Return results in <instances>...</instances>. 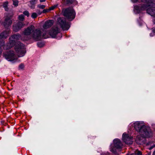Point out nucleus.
<instances>
[{
	"label": "nucleus",
	"instance_id": "obj_19",
	"mask_svg": "<svg viewBox=\"0 0 155 155\" xmlns=\"http://www.w3.org/2000/svg\"><path fill=\"white\" fill-rule=\"evenodd\" d=\"M37 14L35 12H33L31 15V17L33 18H35L37 16Z\"/></svg>",
	"mask_w": 155,
	"mask_h": 155
},
{
	"label": "nucleus",
	"instance_id": "obj_12",
	"mask_svg": "<svg viewBox=\"0 0 155 155\" xmlns=\"http://www.w3.org/2000/svg\"><path fill=\"white\" fill-rule=\"evenodd\" d=\"M149 6L147 7V13L150 15L151 16H155V7H150Z\"/></svg>",
	"mask_w": 155,
	"mask_h": 155
},
{
	"label": "nucleus",
	"instance_id": "obj_10",
	"mask_svg": "<svg viewBox=\"0 0 155 155\" xmlns=\"http://www.w3.org/2000/svg\"><path fill=\"white\" fill-rule=\"evenodd\" d=\"M122 140L126 143L128 144H131L133 142V138L125 133L123 134Z\"/></svg>",
	"mask_w": 155,
	"mask_h": 155
},
{
	"label": "nucleus",
	"instance_id": "obj_36",
	"mask_svg": "<svg viewBox=\"0 0 155 155\" xmlns=\"http://www.w3.org/2000/svg\"><path fill=\"white\" fill-rule=\"evenodd\" d=\"M155 147V145L154 147H151V149H152V148H153L154 147Z\"/></svg>",
	"mask_w": 155,
	"mask_h": 155
},
{
	"label": "nucleus",
	"instance_id": "obj_25",
	"mask_svg": "<svg viewBox=\"0 0 155 155\" xmlns=\"http://www.w3.org/2000/svg\"><path fill=\"white\" fill-rule=\"evenodd\" d=\"M136 154L137 155H142V152L140 151H137V153Z\"/></svg>",
	"mask_w": 155,
	"mask_h": 155
},
{
	"label": "nucleus",
	"instance_id": "obj_26",
	"mask_svg": "<svg viewBox=\"0 0 155 155\" xmlns=\"http://www.w3.org/2000/svg\"><path fill=\"white\" fill-rule=\"evenodd\" d=\"M24 65L23 64H21L20 65L19 67L21 69H22L24 68Z\"/></svg>",
	"mask_w": 155,
	"mask_h": 155
},
{
	"label": "nucleus",
	"instance_id": "obj_17",
	"mask_svg": "<svg viewBox=\"0 0 155 155\" xmlns=\"http://www.w3.org/2000/svg\"><path fill=\"white\" fill-rule=\"evenodd\" d=\"M18 19L21 21H23L24 19V16L23 15H21L19 16Z\"/></svg>",
	"mask_w": 155,
	"mask_h": 155
},
{
	"label": "nucleus",
	"instance_id": "obj_14",
	"mask_svg": "<svg viewBox=\"0 0 155 155\" xmlns=\"http://www.w3.org/2000/svg\"><path fill=\"white\" fill-rule=\"evenodd\" d=\"M8 31H5L1 33L0 35V39H2L6 38L8 36Z\"/></svg>",
	"mask_w": 155,
	"mask_h": 155
},
{
	"label": "nucleus",
	"instance_id": "obj_1",
	"mask_svg": "<svg viewBox=\"0 0 155 155\" xmlns=\"http://www.w3.org/2000/svg\"><path fill=\"white\" fill-rule=\"evenodd\" d=\"M21 39L23 41H27L28 40L27 37H23L19 34H17L12 35L9 38V42L6 46H4V49H8L12 47L15 44V48L18 53L19 57L23 56L26 52L24 45L19 42L16 43L18 40Z\"/></svg>",
	"mask_w": 155,
	"mask_h": 155
},
{
	"label": "nucleus",
	"instance_id": "obj_23",
	"mask_svg": "<svg viewBox=\"0 0 155 155\" xmlns=\"http://www.w3.org/2000/svg\"><path fill=\"white\" fill-rule=\"evenodd\" d=\"M23 13L24 15H25L27 16L28 17L29 16V13L27 11H25Z\"/></svg>",
	"mask_w": 155,
	"mask_h": 155
},
{
	"label": "nucleus",
	"instance_id": "obj_34",
	"mask_svg": "<svg viewBox=\"0 0 155 155\" xmlns=\"http://www.w3.org/2000/svg\"><path fill=\"white\" fill-rule=\"evenodd\" d=\"M2 51V49L1 48H0V54L1 53Z\"/></svg>",
	"mask_w": 155,
	"mask_h": 155
},
{
	"label": "nucleus",
	"instance_id": "obj_7",
	"mask_svg": "<svg viewBox=\"0 0 155 155\" xmlns=\"http://www.w3.org/2000/svg\"><path fill=\"white\" fill-rule=\"evenodd\" d=\"M58 28L56 27H54L50 30L49 32L43 30V34H44L45 35H48V38L49 37V35L53 38H55L57 35L59 33Z\"/></svg>",
	"mask_w": 155,
	"mask_h": 155
},
{
	"label": "nucleus",
	"instance_id": "obj_2",
	"mask_svg": "<svg viewBox=\"0 0 155 155\" xmlns=\"http://www.w3.org/2000/svg\"><path fill=\"white\" fill-rule=\"evenodd\" d=\"M134 125V129L140 133L137 135L135 141L137 143L141 144L143 142L145 138L149 137L152 136V133L149 127L146 126L143 121H136L130 124V126Z\"/></svg>",
	"mask_w": 155,
	"mask_h": 155
},
{
	"label": "nucleus",
	"instance_id": "obj_15",
	"mask_svg": "<svg viewBox=\"0 0 155 155\" xmlns=\"http://www.w3.org/2000/svg\"><path fill=\"white\" fill-rule=\"evenodd\" d=\"M38 0H31L30 2V5L29 6L31 8H35V5L37 3Z\"/></svg>",
	"mask_w": 155,
	"mask_h": 155
},
{
	"label": "nucleus",
	"instance_id": "obj_32",
	"mask_svg": "<svg viewBox=\"0 0 155 155\" xmlns=\"http://www.w3.org/2000/svg\"><path fill=\"white\" fill-rule=\"evenodd\" d=\"M127 155H136L135 153H132L130 155L129 154H127Z\"/></svg>",
	"mask_w": 155,
	"mask_h": 155
},
{
	"label": "nucleus",
	"instance_id": "obj_27",
	"mask_svg": "<svg viewBox=\"0 0 155 155\" xmlns=\"http://www.w3.org/2000/svg\"><path fill=\"white\" fill-rule=\"evenodd\" d=\"M36 12L39 15L41 14L42 13V12H40V11H39V10H37L36 11Z\"/></svg>",
	"mask_w": 155,
	"mask_h": 155
},
{
	"label": "nucleus",
	"instance_id": "obj_4",
	"mask_svg": "<svg viewBox=\"0 0 155 155\" xmlns=\"http://www.w3.org/2000/svg\"><path fill=\"white\" fill-rule=\"evenodd\" d=\"M113 145H111L110 150L113 153H115L117 151H120L122 146V143L120 140L118 139H114Z\"/></svg>",
	"mask_w": 155,
	"mask_h": 155
},
{
	"label": "nucleus",
	"instance_id": "obj_3",
	"mask_svg": "<svg viewBox=\"0 0 155 155\" xmlns=\"http://www.w3.org/2000/svg\"><path fill=\"white\" fill-rule=\"evenodd\" d=\"M33 25H31L25 28L23 31L22 35L27 37L28 39L29 38L28 36L31 35L33 33L32 37L33 39L36 41L41 40L42 38H48V35H45L43 34L42 35L41 34V31L40 30L36 29Z\"/></svg>",
	"mask_w": 155,
	"mask_h": 155
},
{
	"label": "nucleus",
	"instance_id": "obj_33",
	"mask_svg": "<svg viewBox=\"0 0 155 155\" xmlns=\"http://www.w3.org/2000/svg\"><path fill=\"white\" fill-rule=\"evenodd\" d=\"M151 154V153L150 152L149 153H148L146 154V155H150Z\"/></svg>",
	"mask_w": 155,
	"mask_h": 155
},
{
	"label": "nucleus",
	"instance_id": "obj_28",
	"mask_svg": "<svg viewBox=\"0 0 155 155\" xmlns=\"http://www.w3.org/2000/svg\"><path fill=\"white\" fill-rule=\"evenodd\" d=\"M131 1L132 2L135 3L137 2L138 0H131Z\"/></svg>",
	"mask_w": 155,
	"mask_h": 155
},
{
	"label": "nucleus",
	"instance_id": "obj_22",
	"mask_svg": "<svg viewBox=\"0 0 155 155\" xmlns=\"http://www.w3.org/2000/svg\"><path fill=\"white\" fill-rule=\"evenodd\" d=\"M57 5H55L53 6H51V7H50L49 9V11L53 10L57 6Z\"/></svg>",
	"mask_w": 155,
	"mask_h": 155
},
{
	"label": "nucleus",
	"instance_id": "obj_21",
	"mask_svg": "<svg viewBox=\"0 0 155 155\" xmlns=\"http://www.w3.org/2000/svg\"><path fill=\"white\" fill-rule=\"evenodd\" d=\"M75 0H67L66 2L67 4H71L73 3Z\"/></svg>",
	"mask_w": 155,
	"mask_h": 155
},
{
	"label": "nucleus",
	"instance_id": "obj_18",
	"mask_svg": "<svg viewBox=\"0 0 155 155\" xmlns=\"http://www.w3.org/2000/svg\"><path fill=\"white\" fill-rule=\"evenodd\" d=\"M37 7L39 8L44 9L46 7V6L44 5H37Z\"/></svg>",
	"mask_w": 155,
	"mask_h": 155
},
{
	"label": "nucleus",
	"instance_id": "obj_29",
	"mask_svg": "<svg viewBox=\"0 0 155 155\" xmlns=\"http://www.w3.org/2000/svg\"><path fill=\"white\" fill-rule=\"evenodd\" d=\"M7 2H6L5 4H4L3 5V6L4 7H5L7 6Z\"/></svg>",
	"mask_w": 155,
	"mask_h": 155
},
{
	"label": "nucleus",
	"instance_id": "obj_9",
	"mask_svg": "<svg viewBox=\"0 0 155 155\" xmlns=\"http://www.w3.org/2000/svg\"><path fill=\"white\" fill-rule=\"evenodd\" d=\"M12 17L9 15H6L4 17V21L3 23V25L5 28H8L12 24V21L11 19Z\"/></svg>",
	"mask_w": 155,
	"mask_h": 155
},
{
	"label": "nucleus",
	"instance_id": "obj_30",
	"mask_svg": "<svg viewBox=\"0 0 155 155\" xmlns=\"http://www.w3.org/2000/svg\"><path fill=\"white\" fill-rule=\"evenodd\" d=\"M45 1L46 0H40V2H45Z\"/></svg>",
	"mask_w": 155,
	"mask_h": 155
},
{
	"label": "nucleus",
	"instance_id": "obj_13",
	"mask_svg": "<svg viewBox=\"0 0 155 155\" xmlns=\"http://www.w3.org/2000/svg\"><path fill=\"white\" fill-rule=\"evenodd\" d=\"M53 22L52 20H48L46 21L43 25V28L44 29H47L50 27L53 24Z\"/></svg>",
	"mask_w": 155,
	"mask_h": 155
},
{
	"label": "nucleus",
	"instance_id": "obj_20",
	"mask_svg": "<svg viewBox=\"0 0 155 155\" xmlns=\"http://www.w3.org/2000/svg\"><path fill=\"white\" fill-rule=\"evenodd\" d=\"M13 4L15 6L18 5V1L17 0H13Z\"/></svg>",
	"mask_w": 155,
	"mask_h": 155
},
{
	"label": "nucleus",
	"instance_id": "obj_5",
	"mask_svg": "<svg viewBox=\"0 0 155 155\" xmlns=\"http://www.w3.org/2000/svg\"><path fill=\"white\" fill-rule=\"evenodd\" d=\"M64 15L70 20H72L75 17V12L74 9L71 8H68L64 11Z\"/></svg>",
	"mask_w": 155,
	"mask_h": 155
},
{
	"label": "nucleus",
	"instance_id": "obj_6",
	"mask_svg": "<svg viewBox=\"0 0 155 155\" xmlns=\"http://www.w3.org/2000/svg\"><path fill=\"white\" fill-rule=\"evenodd\" d=\"M58 24L64 30H67L69 28V23L66 22L65 18H59L57 19Z\"/></svg>",
	"mask_w": 155,
	"mask_h": 155
},
{
	"label": "nucleus",
	"instance_id": "obj_35",
	"mask_svg": "<svg viewBox=\"0 0 155 155\" xmlns=\"http://www.w3.org/2000/svg\"><path fill=\"white\" fill-rule=\"evenodd\" d=\"M153 155H155V150L153 152Z\"/></svg>",
	"mask_w": 155,
	"mask_h": 155
},
{
	"label": "nucleus",
	"instance_id": "obj_24",
	"mask_svg": "<svg viewBox=\"0 0 155 155\" xmlns=\"http://www.w3.org/2000/svg\"><path fill=\"white\" fill-rule=\"evenodd\" d=\"M49 11V9H44L42 11V13H45L47 12H48Z\"/></svg>",
	"mask_w": 155,
	"mask_h": 155
},
{
	"label": "nucleus",
	"instance_id": "obj_11",
	"mask_svg": "<svg viewBox=\"0 0 155 155\" xmlns=\"http://www.w3.org/2000/svg\"><path fill=\"white\" fill-rule=\"evenodd\" d=\"M24 25V24L22 22H18L15 24L13 26V30L17 32L23 28Z\"/></svg>",
	"mask_w": 155,
	"mask_h": 155
},
{
	"label": "nucleus",
	"instance_id": "obj_8",
	"mask_svg": "<svg viewBox=\"0 0 155 155\" xmlns=\"http://www.w3.org/2000/svg\"><path fill=\"white\" fill-rule=\"evenodd\" d=\"M4 55L5 58L8 61H12L17 59L13 51H10L8 52L5 53Z\"/></svg>",
	"mask_w": 155,
	"mask_h": 155
},
{
	"label": "nucleus",
	"instance_id": "obj_16",
	"mask_svg": "<svg viewBox=\"0 0 155 155\" xmlns=\"http://www.w3.org/2000/svg\"><path fill=\"white\" fill-rule=\"evenodd\" d=\"M37 45L38 47L40 48H41L43 47L44 46V44L43 42H39L38 43Z\"/></svg>",
	"mask_w": 155,
	"mask_h": 155
},
{
	"label": "nucleus",
	"instance_id": "obj_31",
	"mask_svg": "<svg viewBox=\"0 0 155 155\" xmlns=\"http://www.w3.org/2000/svg\"><path fill=\"white\" fill-rule=\"evenodd\" d=\"M101 155H108V153H102V154H101Z\"/></svg>",
	"mask_w": 155,
	"mask_h": 155
}]
</instances>
